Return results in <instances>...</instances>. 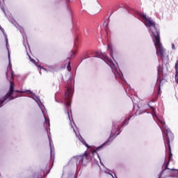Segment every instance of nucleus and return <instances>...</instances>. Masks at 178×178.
<instances>
[{
  "label": "nucleus",
  "instance_id": "1",
  "mask_svg": "<svg viewBox=\"0 0 178 178\" xmlns=\"http://www.w3.org/2000/svg\"><path fill=\"white\" fill-rule=\"evenodd\" d=\"M140 17L145 20V25L146 27H152V34L154 37V42L156 51V55H159L161 58V59H163L165 58V55L166 54L165 49L163 48V46H162V43H161V35L159 33V30L158 28H156V24L154 21L149 18V17H147V15L144 13L140 14Z\"/></svg>",
  "mask_w": 178,
  "mask_h": 178
},
{
  "label": "nucleus",
  "instance_id": "2",
  "mask_svg": "<svg viewBox=\"0 0 178 178\" xmlns=\"http://www.w3.org/2000/svg\"><path fill=\"white\" fill-rule=\"evenodd\" d=\"M97 55L98 58H100V59H102V60H104L105 63H107L111 69V71L110 72L106 73L107 79L109 81L115 80L116 79L115 72H118V67H116V65H115V63H113L112 59H111L105 53L98 52L97 53Z\"/></svg>",
  "mask_w": 178,
  "mask_h": 178
},
{
  "label": "nucleus",
  "instance_id": "3",
  "mask_svg": "<svg viewBox=\"0 0 178 178\" xmlns=\"http://www.w3.org/2000/svg\"><path fill=\"white\" fill-rule=\"evenodd\" d=\"M19 92H26L15 90V83L10 81L9 91L6 93V95L3 96L2 100H0V108L3 106V104H5L6 101L9 102V101H12L13 99L17 98V97H19V95H17V93Z\"/></svg>",
  "mask_w": 178,
  "mask_h": 178
},
{
  "label": "nucleus",
  "instance_id": "4",
  "mask_svg": "<svg viewBox=\"0 0 178 178\" xmlns=\"http://www.w3.org/2000/svg\"><path fill=\"white\" fill-rule=\"evenodd\" d=\"M165 140L164 139V143H165V147L166 148L167 146H170V141L175 138V136H173V133H172V131L169 129V128H166L165 129L163 130Z\"/></svg>",
  "mask_w": 178,
  "mask_h": 178
},
{
  "label": "nucleus",
  "instance_id": "5",
  "mask_svg": "<svg viewBox=\"0 0 178 178\" xmlns=\"http://www.w3.org/2000/svg\"><path fill=\"white\" fill-rule=\"evenodd\" d=\"M72 95H73V92L72 91V88H68L67 92L65 94V100H64V104L65 106H67V108H70L72 105Z\"/></svg>",
  "mask_w": 178,
  "mask_h": 178
},
{
  "label": "nucleus",
  "instance_id": "6",
  "mask_svg": "<svg viewBox=\"0 0 178 178\" xmlns=\"http://www.w3.org/2000/svg\"><path fill=\"white\" fill-rule=\"evenodd\" d=\"M76 159L79 161V163L83 165V163H87L91 161V154L86 152L83 155L77 156Z\"/></svg>",
  "mask_w": 178,
  "mask_h": 178
},
{
  "label": "nucleus",
  "instance_id": "7",
  "mask_svg": "<svg viewBox=\"0 0 178 178\" xmlns=\"http://www.w3.org/2000/svg\"><path fill=\"white\" fill-rule=\"evenodd\" d=\"M167 148H168V150H169V159H168V161L165 162L163 164V166L165 168L164 170L169 169V168H168V166H169V162H170L172 158L173 157V154H172V148L170 147V145L166 146L165 149H167Z\"/></svg>",
  "mask_w": 178,
  "mask_h": 178
},
{
  "label": "nucleus",
  "instance_id": "8",
  "mask_svg": "<svg viewBox=\"0 0 178 178\" xmlns=\"http://www.w3.org/2000/svg\"><path fill=\"white\" fill-rule=\"evenodd\" d=\"M74 50L71 52L70 58H74L76 56V52L77 51V40H75L74 44Z\"/></svg>",
  "mask_w": 178,
  "mask_h": 178
},
{
  "label": "nucleus",
  "instance_id": "9",
  "mask_svg": "<svg viewBox=\"0 0 178 178\" xmlns=\"http://www.w3.org/2000/svg\"><path fill=\"white\" fill-rule=\"evenodd\" d=\"M116 137V134H113V132H111L109 138L107 139V140L103 144V145H106L108 143H111L112 140H113L114 138Z\"/></svg>",
  "mask_w": 178,
  "mask_h": 178
},
{
  "label": "nucleus",
  "instance_id": "10",
  "mask_svg": "<svg viewBox=\"0 0 178 178\" xmlns=\"http://www.w3.org/2000/svg\"><path fill=\"white\" fill-rule=\"evenodd\" d=\"M158 120L159 122H160L161 126L162 127L163 130H166L168 127H166V123L165 122V120L162 118H159Z\"/></svg>",
  "mask_w": 178,
  "mask_h": 178
},
{
  "label": "nucleus",
  "instance_id": "11",
  "mask_svg": "<svg viewBox=\"0 0 178 178\" xmlns=\"http://www.w3.org/2000/svg\"><path fill=\"white\" fill-rule=\"evenodd\" d=\"M175 81L178 84V60L175 63Z\"/></svg>",
  "mask_w": 178,
  "mask_h": 178
},
{
  "label": "nucleus",
  "instance_id": "12",
  "mask_svg": "<svg viewBox=\"0 0 178 178\" xmlns=\"http://www.w3.org/2000/svg\"><path fill=\"white\" fill-rule=\"evenodd\" d=\"M81 143L83 144V145L86 146L87 148H90V146H88V144H87V142L84 139H82Z\"/></svg>",
  "mask_w": 178,
  "mask_h": 178
},
{
  "label": "nucleus",
  "instance_id": "13",
  "mask_svg": "<svg viewBox=\"0 0 178 178\" xmlns=\"http://www.w3.org/2000/svg\"><path fill=\"white\" fill-rule=\"evenodd\" d=\"M27 55L29 56V58L31 62H32V63H37V62H35V60L32 58L31 56H30V55H29V53H27Z\"/></svg>",
  "mask_w": 178,
  "mask_h": 178
},
{
  "label": "nucleus",
  "instance_id": "14",
  "mask_svg": "<svg viewBox=\"0 0 178 178\" xmlns=\"http://www.w3.org/2000/svg\"><path fill=\"white\" fill-rule=\"evenodd\" d=\"M44 124H46V126L49 127V120H47V118L44 117Z\"/></svg>",
  "mask_w": 178,
  "mask_h": 178
},
{
  "label": "nucleus",
  "instance_id": "15",
  "mask_svg": "<svg viewBox=\"0 0 178 178\" xmlns=\"http://www.w3.org/2000/svg\"><path fill=\"white\" fill-rule=\"evenodd\" d=\"M161 93H162V91H161V84H159L157 95H161Z\"/></svg>",
  "mask_w": 178,
  "mask_h": 178
},
{
  "label": "nucleus",
  "instance_id": "16",
  "mask_svg": "<svg viewBox=\"0 0 178 178\" xmlns=\"http://www.w3.org/2000/svg\"><path fill=\"white\" fill-rule=\"evenodd\" d=\"M67 67L68 70L70 71V69H71V67H70V62H69Z\"/></svg>",
  "mask_w": 178,
  "mask_h": 178
},
{
  "label": "nucleus",
  "instance_id": "17",
  "mask_svg": "<svg viewBox=\"0 0 178 178\" xmlns=\"http://www.w3.org/2000/svg\"><path fill=\"white\" fill-rule=\"evenodd\" d=\"M0 30H1V31H2V33H5V29H3V28L1 27V25H0Z\"/></svg>",
  "mask_w": 178,
  "mask_h": 178
},
{
  "label": "nucleus",
  "instance_id": "18",
  "mask_svg": "<svg viewBox=\"0 0 178 178\" xmlns=\"http://www.w3.org/2000/svg\"><path fill=\"white\" fill-rule=\"evenodd\" d=\"M172 48L173 49H176V47H175V43H172Z\"/></svg>",
  "mask_w": 178,
  "mask_h": 178
},
{
  "label": "nucleus",
  "instance_id": "19",
  "mask_svg": "<svg viewBox=\"0 0 178 178\" xmlns=\"http://www.w3.org/2000/svg\"><path fill=\"white\" fill-rule=\"evenodd\" d=\"M149 108H151V109H152L153 112H155V108L151 106H149Z\"/></svg>",
  "mask_w": 178,
  "mask_h": 178
},
{
  "label": "nucleus",
  "instance_id": "20",
  "mask_svg": "<svg viewBox=\"0 0 178 178\" xmlns=\"http://www.w3.org/2000/svg\"><path fill=\"white\" fill-rule=\"evenodd\" d=\"M127 122V119H125L124 123L123 124V126H125L126 123Z\"/></svg>",
  "mask_w": 178,
  "mask_h": 178
},
{
  "label": "nucleus",
  "instance_id": "21",
  "mask_svg": "<svg viewBox=\"0 0 178 178\" xmlns=\"http://www.w3.org/2000/svg\"><path fill=\"white\" fill-rule=\"evenodd\" d=\"M103 26H105L106 27V22L105 21L104 23L103 24Z\"/></svg>",
  "mask_w": 178,
  "mask_h": 178
},
{
  "label": "nucleus",
  "instance_id": "22",
  "mask_svg": "<svg viewBox=\"0 0 178 178\" xmlns=\"http://www.w3.org/2000/svg\"><path fill=\"white\" fill-rule=\"evenodd\" d=\"M26 92H28V94H31V90H27Z\"/></svg>",
  "mask_w": 178,
  "mask_h": 178
},
{
  "label": "nucleus",
  "instance_id": "23",
  "mask_svg": "<svg viewBox=\"0 0 178 178\" xmlns=\"http://www.w3.org/2000/svg\"><path fill=\"white\" fill-rule=\"evenodd\" d=\"M35 65V66H38V67H40V65H38V63H34Z\"/></svg>",
  "mask_w": 178,
  "mask_h": 178
},
{
  "label": "nucleus",
  "instance_id": "24",
  "mask_svg": "<svg viewBox=\"0 0 178 178\" xmlns=\"http://www.w3.org/2000/svg\"><path fill=\"white\" fill-rule=\"evenodd\" d=\"M73 132L76 134V130L72 128Z\"/></svg>",
  "mask_w": 178,
  "mask_h": 178
},
{
  "label": "nucleus",
  "instance_id": "25",
  "mask_svg": "<svg viewBox=\"0 0 178 178\" xmlns=\"http://www.w3.org/2000/svg\"><path fill=\"white\" fill-rule=\"evenodd\" d=\"M95 152H97V150H93L92 151V154H95Z\"/></svg>",
  "mask_w": 178,
  "mask_h": 178
},
{
  "label": "nucleus",
  "instance_id": "26",
  "mask_svg": "<svg viewBox=\"0 0 178 178\" xmlns=\"http://www.w3.org/2000/svg\"><path fill=\"white\" fill-rule=\"evenodd\" d=\"M67 115H68V116H69V111H67Z\"/></svg>",
  "mask_w": 178,
  "mask_h": 178
},
{
  "label": "nucleus",
  "instance_id": "27",
  "mask_svg": "<svg viewBox=\"0 0 178 178\" xmlns=\"http://www.w3.org/2000/svg\"><path fill=\"white\" fill-rule=\"evenodd\" d=\"M152 102H155V101L152 100Z\"/></svg>",
  "mask_w": 178,
  "mask_h": 178
}]
</instances>
